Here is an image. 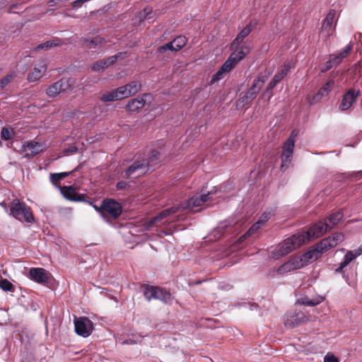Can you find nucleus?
Listing matches in <instances>:
<instances>
[{
	"label": "nucleus",
	"mask_w": 362,
	"mask_h": 362,
	"mask_svg": "<svg viewBox=\"0 0 362 362\" xmlns=\"http://www.w3.org/2000/svg\"><path fill=\"white\" fill-rule=\"evenodd\" d=\"M344 267H342V264H339V267L335 269V272L342 274L343 277L347 279V276H346L344 274L343 269Z\"/></svg>",
	"instance_id": "052dcab7"
},
{
	"label": "nucleus",
	"mask_w": 362,
	"mask_h": 362,
	"mask_svg": "<svg viewBox=\"0 0 362 362\" xmlns=\"http://www.w3.org/2000/svg\"><path fill=\"white\" fill-rule=\"evenodd\" d=\"M228 227V226L226 222L221 223L218 226L213 230L211 235H213L215 239H218L223 235Z\"/></svg>",
	"instance_id": "c756f323"
},
{
	"label": "nucleus",
	"mask_w": 362,
	"mask_h": 362,
	"mask_svg": "<svg viewBox=\"0 0 362 362\" xmlns=\"http://www.w3.org/2000/svg\"><path fill=\"white\" fill-rule=\"evenodd\" d=\"M1 1L2 2V4H5V2H6V0H1Z\"/></svg>",
	"instance_id": "774afa93"
},
{
	"label": "nucleus",
	"mask_w": 362,
	"mask_h": 362,
	"mask_svg": "<svg viewBox=\"0 0 362 362\" xmlns=\"http://www.w3.org/2000/svg\"><path fill=\"white\" fill-rule=\"evenodd\" d=\"M29 278L38 284L45 285L49 280V274L43 268H31L29 271Z\"/></svg>",
	"instance_id": "2eb2a0df"
},
{
	"label": "nucleus",
	"mask_w": 362,
	"mask_h": 362,
	"mask_svg": "<svg viewBox=\"0 0 362 362\" xmlns=\"http://www.w3.org/2000/svg\"><path fill=\"white\" fill-rule=\"evenodd\" d=\"M153 10L150 7L145 8L141 12L139 13V19L140 21H143L144 20H149L152 18Z\"/></svg>",
	"instance_id": "a19ab883"
},
{
	"label": "nucleus",
	"mask_w": 362,
	"mask_h": 362,
	"mask_svg": "<svg viewBox=\"0 0 362 362\" xmlns=\"http://www.w3.org/2000/svg\"><path fill=\"white\" fill-rule=\"evenodd\" d=\"M358 255L354 250L348 251L340 264H342V267H346L352 260L356 259Z\"/></svg>",
	"instance_id": "f704fd0d"
},
{
	"label": "nucleus",
	"mask_w": 362,
	"mask_h": 362,
	"mask_svg": "<svg viewBox=\"0 0 362 362\" xmlns=\"http://www.w3.org/2000/svg\"><path fill=\"white\" fill-rule=\"evenodd\" d=\"M323 300V298L321 296L317 297L315 299H310L308 296H303L299 298L296 303L300 305H304L307 306H315L320 303Z\"/></svg>",
	"instance_id": "a878e982"
},
{
	"label": "nucleus",
	"mask_w": 362,
	"mask_h": 362,
	"mask_svg": "<svg viewBox=\"0 0 362 362\" xmlns=\"http://www.w3.org/2000/svg\"><path fill=\"white\" fill-rule=\"evenodd\" d=\"M1 205L2 206H4V207L6 208V206L4 205V203H1Z\"/></svg>",
	"instance_id": "338daca9"
},
{
	"label": "nucleus",
	"mask_w": 362,
	"mask_h": 362,
	"mask_svg": "<svg viewBox=\"0 0 362 362\" xmlns=\"http://www.w3.org/2000/svg\"><path fill=\"white\" fill-rule=\"evenodd\" d=\"M79 42L85 49L93 53L98 54L106 43V40L103 37L95 36L92 38L81 37L79 39Z\"/></svg>",
	"instance_id": "1a4fd4ad"
},
{
	"label": "nucleus",
	"mask_w": 362,
	"mask_h": 362,
	"mask_svg": "<svg viewBox=\"0 0 362 362\" xmlns=\"http://www.w3.org/2000/svg\"><path fill=\"white\" fill-rule=\"evenodd\" d=\"M16 74L9 73L0 80V90H3L15 78Z\"/></svg>",
	"instance_id": "4c0bfd02"
},
{
	"label": "nucleus",
	"mask_w": 362,
	"mask_h": 362,
	"mask_svg": "<svg viewBox=\"0 0 362 362\" xmlns=\"http://www.w3.org/2000/svg\"><path fill=\"white\" fill-rule=\"evenodd\" d=\"M324 362H339V360L333 354H327L324 358Z\"/></svg>",
	"instance_id": "5fc2aeb1"
},
{
	"label": "nucleus",
	"mask_w": 362,
	"mask_h": 362,
	"mask_svg": "<svg viewBox=\"0 0 362 362\" xmlns=\"http://www.w3.org/2000/svg\"><path fill=\"white\" fill-rule=\"evenodd\" d=\"M305 243L303 238L300 233L295 234L279 244L275 248L270 251L271 257L274 259H279L282 256L288 255Z\"/></svg>",
	"instance_id": "7ed1b4c3"
},
{
	"label": "nucleus",
	"mask_w": 362,
	"mask_h": 362,
	"mask_svg": "<svg viewBox=\"0 0 362 362\" xmlns=\"http://www.w3.org/2000/svg\"><path fill=\"white\" fill-rule=\"evenodd\" d=\"M332 67H334V66H333V65L332 64V63L330 62V61H329V60H328V61H327V62L324 64V65H323V66H322V69H321V71H322V72H323V73L327 72V71H329V69H331Z\"/></svg>",
	"instance_id": "4d7b16f0"
},
{
	"label": "nucleus",
	"mask_w": 362,
	"mask_h": 362,
	"mask_svg": "<svg viewBox=\"0 0 362 362\" xmlns=\"http://www.w3.org/2000/svg\"><path fill=\"white\" fill-rule=\"evenodd\" d=\"M126 53L119 52L113 56L98 60L92 65V69L95 71H100L114 64L116 61Z\"/></svg>",
	"instance_id": "4468645a"
},
{
	"label": "nucleus",
	"mask_w": 362,
	"mask_h": 362,
	"mask_svg": "<svg viewBox=\"0 0 362 362\" xmlns=\"http://www.w3.org/2000/svg\"><path fill=\"white\" fill-rule=\"evenodd\" d=\"M257 25L256 21H251L237 35L231 43V47H238L243 42V40L249 35L252 29Z\"/></svg>",
	"instance_id": "412c9836"
},
{
	"label": "nucleus",
	"mask_w": 362,
	"mask_h": 362,
	"mask_svg": "<svg viewBox=\"0 0 362 362\" xmlns=\"http://www.w3.org/2000/svg\"><path fill=\"white\" fill-rule=\"evenodd\" d=\"M127 183L125 182H119L117 183L116 187L117 189L121 190L126 188Z\"/></svg>",
	"instance_id": "bf43d9fd"
},
{
	"label": "nucleus",
	"mask_w": 362,
	"mask_h": 362,
	"mask_svg": "<svg viewBox=\"0 0 362 362\" xmlns=\"http://www.w3.org/2000/svg\"><path fill=\"white\" fill-rule=\"evenodd\" d=\"M101 208L103 211L107 212L114 218L119 217L122 213L120 204L113 199L104 201Z\"/></svg>",
	"instance_id": "f3484780"
},
{
	"label": "nucleus",
	"mask_w": 362,
	"mask_h": 362,
	"mask_svg": "<svg viewBox=\"0 0 362 362\" xmlns=\"http://www.w3.org/2000/svg\"><path fill=\"white\" fill-rule=\"evenodd\" d=\"M297 133H296L295 131H293L290 136L284 143L283 151L281 156V170L282 171L286 170L291 163L295 146V139Z\"/></svg>",
	"instance_id": "423d86ee"
},
{
	"label": "nucleus",
	"mask_w": 362,
	"mask_h": 362,
	"mask_svg": "<svg viewBox=\"0 0 362 362\" xmlns=\"http://www.w3.org/2000/svg\"><path fill=\"white\" fill-rule=\"evenodd\" d=\"M291 69V66L290 64H284V67L281 69V70L276 74L274 76H278L279 77V81L284 78L289 72L290 69Z\"/></svg>",
	"instance_id": "c03bdc74"
},
{
	"label": "nucleus",
	"mask_w": 362,
	"mask_h": 362,
	"mask_svg": "<svg viewBox=\"0 0 362 362\" xmlns=\"http://www.w3.org/2000/svg\"><path fill=\"white\" fill-rule=\"evenodd\" d=\"M334 31V26L332 24L322 23L321 35L325 37L331 36Z\"/></svg>",
	"instance_id": "c9c22d12"
},
{
	"label": "nucleus",
	"mask_w": 362,
	"mask_h": 362,
	"mask_svg": "<svg viewBox=\"0 0 362 362\" xmlns=\"http://www.w3.org/2000/svg\"><path fill=\"white\" fill-rule=\"evenodd\" d=\"M73 171L71 172H64L59 173H51L50 174V181L53 185H56L61 180L68 177L69 175L72 173Z\"/></svg>",
	"instance_id": "2f4dec72"
},
{
	"label": "nucleus",
	"mask_w": 362,
	"mask_h": 362,
	"mask_svg": "<svg viewBox=\"0 0 362 362\" xmlns=\"http://www.w3.org/2000/svg\"><path fill=\"white\" fill-rule=\"evenodd\" d=\"M288 262L294 270L304 267L302 259L298 256L291 257Z\"/></svg>",
	"instance_id": "e433bc0d"
},
{
	"label": "nucleus",
	"mask_w": 362,
	"mask_h": 362,
	"mask_svg": "<svg viewBox=\"0 0 362 362\" xmlns=\"http://www.w3.org/2000/svg\"><path fill=\"white\" fill-rule=\"evenodd\" d=\"M74 202H86V195L83 194H78L76 192V195L74 199Z\"/></svg>",
	"instance_id": "6e6d98bb"
},
{
	"label": "nucleus",
	"mask_w": 362,
	"mask_h": 362,
	"mask_svg": "<svg viewBox=\"0 0 362 362\" xmlns=\"http://www.w3.org/2000/svg\"><path fill=\"white\" fill-rule=\"evenodd\" d=\"M142 337L139 334L134 335L133 338H129L128 339H126L123 341H122V344H135L138 342L141 341Z\"/></svg>",
	"instance_id": "49530a36"
},
{
	"label": "nucleus",
	"mask_w": 362,
	"mask_h": 362,
	"mask_svg": "<svg viewBox=\"0 0 362 362\" xmlns=\"http://www.w3.org/2000/svg\"><path fill=\"white\" fill-rule=\"evenodd\" d=\"M154 288L155 295L153 296V299L160 300L165 303H168L170 302L171 295L168 291L157 286H154Z\"/></svg>",
	"instance_id": "393cba45"
},
{
	"label": "nucleus",
	"mask_w": 362,
	"mask_h": 362,
	"mask_svg": "<svg viewBox=\"0 0 362 362\" xmlns=\"http://www.w3.org/2000/svg\"><path fill=\"white\" fill-rule=\"evenodd\" d=\"M62 42L61 40L54 38V39L48 40L44 43L40 44L36 47V49H47L49 47L60 45H62Z\"/></svg>",
	"instance_id": "c85d7f7f"
},
{
	"label": "nucleus",
	"mask_w": 362,
	"mask_h": 362,
	"mask_svg": "<svg viewBox=\"0 0 362 362\" xmlns=\"http://www.w3.org/2000/svg\"><path fill=\"white\" fill-rule=\"evenodd\" d=\"M343 218V214L340 211H337L336 213L332 214L328 218L327 220L329 223H327L329 226V229H331L334 226H335L340 220Z\"/></svg>",
	"instance_id": "cd10ccee"
},
{
	"label": "nucleus",
	"mask_w": 362,
	"mask_h": 362,
	"mask_svg": "<svg viewBox=\"0 0 362 362\" xmlns=\"http://www.w3.org/2000/svg\"><path fill=\"white\" fill-rule=\"evenodd\" d=\"M231 47L235 49V50L223 64L224 69L230 70L239 61L249 53V47L246 45H239L238 47Z\"/></svg>",
	"instance_id": "9d476101"
},
{
	"label": "nucleus",
	"mask_w": 362,
	"mask_h": 362,
	"mask_svg": "<svg viewBox=\"0 0 362 362\" xmlns=\"http://www.w3.org/2000/svg\"><path fill=\"white\" fill-rule=\"evenodd\" d=\"M358 256L362 255V245L358 248L354 250Z\"/></svg>",
	"instance_id": "e2e57ef3"
},
{
	"label": "nucleus",
	"mask_w": 362,
	"mask_h": 362,
	"mask_svg": "<svg viewBox=\"0 0 362 362\" xmlns=\"http://www.w3.org/2000/svg\"><path fill=\"white\" fill-rule=\"evenodd\" d=\"M359 174H362V170L356 171V172H353V173H351V176H353V175H358Z\"/></svg>",
	"instance_id": "0e129e2a"
},
{
	"label": "nucleus",
	"mask_w": 362,
	"mask_h": 362,
	"mask_svg": "<svg viewBox=\"0 0 362 362\" xmlns=\"http://www.w3.org/2000/svg\"><path fill=\"white\" fill-rule=\"evenodd\" d=\"M329 60L330 61V62L332 63L333 66H337V65L341 64V62H339V60L337 59V57L336 56H334Z\"/></svg>",
	"instance_id": "13d9d810"
},
{
	"label": "nucleus",
	"mask_w": 362,
	"mask_h": 362,
	"mask_svg": "<svg viewBox=\"0 0 362 362\" xmlns=\"http://www.w3.org/2000/svg\"><path fill=\"white\" fill-rule=\"evenodd\" d=\"M273 215V214L271 211H267L264 212L259 218L258 221L263 225L264 223H266L270 217Z\"/></svg>",
	"instance_id": "603ef678"
},
{
	"label": "nucleus",
	"mask_w": 362,
	"mask_h": 362,
	"mask_svg": "<svg viewBox=\"0 0 362 362\" xmlns=\"http://www.w3.org/2000/svg\"><path fill=\"white\" fill-rule=\"evenodd\" d=\"M279 82V77L278 76H274L272 81L269 83L267 88V92H271Z\"/></svg>",
	"instance_id": "3c124183"
},
{
	"label": "nucleus",
	"mask_w": 362,
	"mask_h": 362,
	"mask_svg": "<svg viewBox=\"0 0 362 362\" xmlns=\"http://www.w3.org/2000/svg\"><path fill=\"white\" fill-rule=\"evenodd\" d=\"M344 240V235L341 233H335L332 236L324 238L320 242L315 244L310 250L300 256L303 265L305 266L309 263L320 258L322 253L328 250L336 247Z\"/></svg>",
	"instance_id": "f03ea898"
},
{
	"label": "nucleus",
	"mask_w": 362,
	"mask_h": 362,
	"mask_svg": "<svg viewBox=\"0 0 362 362\" xmlns=\"http://www.w3.org/2000/svg\"><path fill=\"white\" fill-rule=\"evenodd\" d=\"M293 270L294 269H293V267L290 264L289 262L288 261V262H285L284 264H282L278 269V272L279 274H283V273L290 272L293 271Z\"/></svg>",
	"instance_id": "de8ad7c7"
},
{
	"label": "nucleus",
	"mask_w": 362,
	"mask_h": 362,
	"mask_svg": "<svg viewBox=\"0 0 362 362\" xmlns=\"http://www.w3.org/2000/svg\"><path fill=\"white\" fill-rule=\"evenodd\" d=\"M158 50L160 52H165L166 51H170V52H177L178 51L177 49H176L175 46L174 45V44L173 43V41L168 42V43H166L162 46H160L158 48Z\"/></svg>",
	"instance_id": "79ce46f5"
},
{
	"label": "nucleus",
	"mask_w": 362,
	"mask_h": 362,
	"mask_svg": "<svg viewBox=\"0 0 362 362\" xmlns=\"http://www.w3.org/2000/svg\"><path fill=\"white\" fill-rule=\"evenodd\" d=\"M334 18H335V11L331 10L327 14L323 23L334 25Z\"/></svg>",
	"instance_id": "09e8293b"
},
{
	"label": "nucleus",
	"mask_w": 362,
	"mask_h": 362,
	"mask_svg": "<svg viewBox=\"0 0 362 362\" xmlns=\"http://www.w3.org/2000/svg\"><path fill=\"white\" fill-rule=\"evenodd\" d=\"M121 93L122 91L119 90V88L118 87L116 89H113L112 90L103 93L100 95V99L104 103L122 100L124 98Z\"/></svg>",
	"instance_id": "4be33fe9"
},
{
	"label": "nucleus",
	"mask_w": 362,
	"mask_h": 362,
	"mask_svg": "<svg viewBox=\"0 0 362 362\" xmlns=\"http://www.w3.org/2000/svg\"><path fill=\"white\" fill-rule=\"evenodd\" d=\"M262 226V224L257 221L256 223H255L252 226L251 228L247 230V232L244 235H243L241 238H240V240H242L243 238H245L247 235H250L252 234H253L255 232H256L259 228V227Z\"/></svg>",
	"instance_id": "a18cd8bd"
},
{
	"label": "nucleus",
	"mask_w": 362,
	"mask_h": 362,
	"mask_svg": "<svg viewBox=\"0 0 362 362\" xmlns=\"http://www.w3.org/2000/svg\"><path fill=\"white\" fill-rule=\"evenodd\" d=\"M264 82L265 79L263 77L255 78L248 91L240 99V103H243V105H248L256 98Z\"/></svg>",
	"instance_id": "9b49d317"
},
{
	"label": "nucleus",
	"mask_w": 362,
	"mask_h": 362,
	"mask_svg": "<svg viewBox=\"0 0 362 362\" xmlns=\"http://www.w3.org/2000/svg\"><path fill=\"white\" fill-rule=\"evenodd\" d=\"M78 151V148L75 146H71L66 150V152L69 153H76Z\"/></svg>",
	"instance_id": "680f3d73"
},
{
	"label": "nucleus",
	"mask_w": 362,
	"mask_h": 362,
	"mask_svg": "<svg viewBox=\"0 0 362 362\" xmlns=\"http://www.w3.org/2000/svg\"><path fill=\"white\" fill-rule=\"evenodd\" d=\"M159 155L160 153L158 151L152 150L148 154V158L146 160L150 163L151 162L158 160L159 158Z\"/></svg>",
	"instance_id": "8fccbe9b"
},
{
	"label": "nucleus",
	"mask_w": 362,
	"mask_h": 362,
	"mask_svg": "<svg viewBox=\"0 0 362 362\" xmlns=\"http://www.w3.org/2000/svg\"><path fill=\"white\" fill-rule=\"evenodd\" d=\"M148 166L149 163L146 158L136 159L122 172V177L126 179L140 177L147 172Z\"/></svg>",
	"instance_id": "39448f33"
},
{
	"label": "nucleus",
	"mask_w": 362,
	"mask_h": 362,
	"mask_svg": "<svg viewBox=\"0 0 362 362\" xmlns=\"http://www.w3.org/2000/svg\"><path fill=\"white\" fill-rule=\"evenodd\" d=\"M230 71V69H224L223 64L221 66V67L220 68V69L212 76L210 83L213 84V83L220 81L221 79H222L223 78V74L228 73Z\"/></svg>",
	"instance_id": "473e14b6"
},
{
	"label": "nucleus",
	"mask_w": 362,
	"mask_h": 362,
	"mask_svg": "<svg viewBox=\"0 0 362 362\" xmlns=\"http://www.w3.org/2000/svg\"><path fill=\"white\" fill-rule=\"evenodd\" d=\"M9 215L22 222L33 223L35 221L30 207L17 199L11 202Z\"/></svg>",
	"instance_id": "20e7f679"
},
{
	"label": "nucleus",
	"mask_w": 362,
	"mask_h": 362,
	"mask_svg": "<svg viewBox=\"0 0 362 362\" xmlns=\"http://www.w3.org/2000/svg\"><path fill=\"white\" fill-rule=\"evenodd\" d=\"M353 49V43L350 42L349 45H347L343 50L340 51L335 56L337 57V59L339 60V62L341 63L343 59H345L351 52Z\"/></svg>",
	"instance_id": "7c9ffc66"
},
{
	"label": "nucleus",
	"mask_w": 362,
	"mask_h": 362,
	"mask_svg": "<svg viewBox=\"0 0 362 362\" xmlns=\"http://www.w3.org/2000/svg\"><path fill=\"white\" fill-rule=\"evenodd\" d=\"M25 156L33 158L42 151V146L38 142L30 141L23 145Z\"/></svg>",
	"instance_id": "5701e85b"
},
{
	"label": "nucleus",
	"mask_w": 362,
	"mask_h": 362,
	"mask_svg": "<svg viewBox=\"0 0 362 362\" xmlns=\"http://www.w3.org/2000/svg\"><path fill=\"white\" fill-rule=\"evenodd\" d=\"M1 137L4 140H8L11 138V132L8 129L3 128L1 132Z\"/></svg>",
	"instance_id": "864d4df0"
},
{
	"label": "nucleus",
	"mask_w": 362,
	"mask_h": 362,
	"mask_svg": "<svg viewBox=\"0 0 362 362\" xmlns=\"http://www.w3.org/2000/svg\"><path fill=\"white\" fill-rule=\"evenodd\" d=\"M155 288L153 286L146 285L144 288V296L147 300L153 299Z\"/></svg>",
	"instance_id": "ea45409f"
},
{
	"label": "nucleus",
	"mask_w": 362,
	"mask_h": 362,
	"mask_svg": "<svg viewBox=\"0 0 362 362\" xmlns=\"http://www.w3.org/2000/svg\"><path fill=\"white\" fill-rule=\"evenodd\" d=\"M327 230H329V226L327 221H320L311 225L307 231L300 233V234L303 238L305 243L308 241L321 237Z\"/></svg>",
	"instance_id": "0eeeda50"
},
{
	"label": "nucleus",
	"mask_w": 362,
	"mask_h": 362,
	"mask_svg": "<svg viewBox=\"0 0 362 362\" xmlns=\"http://www.w3.org/2000/svg\"><path fill=\"white\" fill-rule=\"evenodd\" d=\"M360 94V90H356L354 88L348 90L342 96V99L339 105L340 111L348 110L353 105V103L357 99Z\"/></svg>",
	"instance_id": "ddd939ff"
},
{
	"label": "nucleus",
	"mask_w": 362,
	"mask_h": 362,
	"mask_svg": "<svg viewBox=\"0 0 362 362\" xmlns=\"http://www.w3.org/2000/svg\"><path fill=\"white\" fill-rule=\"evenodd\" d=\"M69 88V84L65 78H62L57 82L49 86L46 93L50 98L56 97L59 93L66 90Z\"/></svg>",
	"instance_id": "dca6fc26"
},
{
	"label": "nucleus",
	"mask_w": 362,
	"mask_h": 362,
	"mask_svg": "<svg viewBox=\"0 0 362 362\" xmlns=\"http://www.w3.org/2000/svg\"><path fill=\"white\" fill-rule=\"evenodd\" d=\"M93 207L95 209V210H97L98 211H100V209L96 206L93 205Z\"/></svg>",
	"instance_id": "69168bd1"
},
{
	"label": "nucleus",
	"mask_w": 362,
	"mask_h": 362,
	"mask_svg": "<svg viewBox=\"0 0 362 362\" xmlns=\"http://www.w3.org/2000/svg\"><path fill=\"white\" fill-rule=\"evenodd\" d=\"M306 321V317L303 312L289 311L284 317V325L286 327H298Z\"/></svg>",
	"instance_id": "f8f14e48"
},
{
	"label": "nucleus",
	"mask_w": 362,
	"mask_h": 362,
	"mask_svg": "<svg viewBox=\"0 0 362 362\" xmlns=\"http://www.w3.org/2000/svg\"><path fill=\"white\" fill-rule=\"evenodd\" d=\"M187 42V38L182 35L177 36L173 40V43L175 46L176 49H177V50H180L182 47H183L186 45Z\"/></svg>",
	"instance_id": "58836bf2"
},
{
	"label": "nucleus",
	"mask_w": 362,
	"mask_h": 362,
	"mask_svg": "<svg viewBox=\"0 0 362 362\" xmlns=\"http://www.w3.org/2000/svg\"><path fill=\"white\" fill-rule=\"evenodd\" d=\"M60 191L66 199L74 201L76 192L72 186L61 187Z\"/></svg>",
	"instance_id": "bb28decb"
},
{
	"label": "nucleus",
	"mask_w": 362,
	"mask_h": 362,
	"mask_svg": "<svg viewBox=\"0 0 362 362\" xmlns=\"http://www.w3.org/2000/svg\"><path fill=\"white\" fill-rule=\"evenodd\" d=\"M0 288L4 291H12L13 285L7 279L0 280Z\"/></svg>",
	"instance_id": "37998d69"
},
{
	"label": "nucleus",
	"mask_w": 362,
	"mask_h": 362,
	"mask_svg": "<svg viewBox=\"0 0 362 362\" xmlns=\"http://www.w3.org/2000/svg\"><path fill=\"white\" fill-rule=\"evenodd\" d=\"M47 70V64L45 61H40L29 72L27 79L29 82H35L39 80Z\"/></svg>",
	"instance_id": "a211bd4d"
},
{
	"label": "nucleus",
	"mask_w": 362,
	"mask_h": 362,
	"mask_svg": "<svg viewBox=\"0 0 362 362\" xmlns=\"http://www.w3.org/2000/svg\"><path fill=\"white\" fill-rule=\"evenodd\" d=\"M216 191L217 188L215 187L214 190L209 191L207 193L197 194L189 199L187 202L163 210L159 213L158 215L151 219L147 226L150 227L154 223L162 221L165 217L177 213L181 209L183 210L193 211L194 207L200 206L207 202L212 201V196L216 192Z\"/></svg>",
	"instance_id": "f257e3e1"
},
{
	"label": "nucleus",
	"mask_w": 362,
	"mask_h": 362,
	"mask_svg": "<svg viewBox=\"0 0 362 362\" xmlns=\"http://www.w3.org/2000/svg\"><path fill=\"white\" fill-rule=\"evenodd\" d=\"M123 98H127L141 90V84L138 81H133L124 86H119Z\"/></svg>",
	"instance_id": "6ab92c4d"
},
{
	"label": "nucleus",
	"mask_w": 362,
	"mask_h": 362,
	"mask_svg": "<svg viewBox=\"0 0 362 362\" xmlns=\"http://www.w3.org/2000/svg\"><path fill=\"white\" fill-rule=\"evenodd\" d=\"M147 95H139L136 98L129 100L126 105V110L131 112H137L143 108L146 103V98Z\"/></svg>",
	"instance_id": "aec40b11"
},
{
	"label": "nucleus",
	"mask_w": 362,
	"mask_h": 362,
	"mask_svg": "<svg viewBox=\"0 0 362 362\" xmlns=\"http://www.w3.org/2000/svg\"><path fill=\"white\" fill-rule=\"evenodd\" d=\"M74 328L76 333L83 337H88L94 329L93 322L87 317H74Z\"/></svg>",
	"instance_id": "6e6552de"
},
{
	"label": "nucleus",
	"mask_w": 362,
	"mask_h": 362,
	"mask_svg": "<svg viewBox=\"0 0 362 362\" xmlns=\"http://www.w3.org/2000/svg\"><path fill=\"white\" fill-rule=\"evenodd\" d=\"M358 255L354 250L348 251L340 264H342V267H346L352 260L356 259Z\"/></svg>",
	"instance_id": "72a5a7b5"
},
{
	"label": "nucleus",
	"mask_w": 362,
	"mask_h": 362,
	"mask_svg": "<svg viewBox=\"0 0 362 362\" xmlns=\"http://www.w3.org/2000/svg\"><path fill=\"white\" fill-rule=\"evenodd\" d=\"M335 84L334 79L329 78L322 88L317 91V93L313 96V100L317 101L322 98L328 95L329 92L332 90Z\"/></svg>",
	"instance_id": "b1692460"
}]
</instances>
